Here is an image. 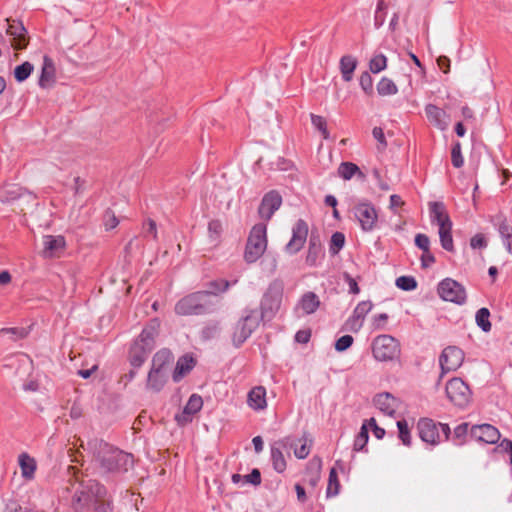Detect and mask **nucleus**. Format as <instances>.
Wrapping results in <instances>:
<instances>
[{
	"instance_id": "16",
	"label": "nucleus",
	"mask_w": 512,
	"mask_h": 512,
	"mask_svg": "<svg viewBox=\"0 0 512 512\" xmlns=\"http://www.w3.org/2000/svg\"><path fill=\"white\" fill-rule=\"evenodd\" d=\"M373 304L371 301H361L355 307L352 316L347 320V325L352 331H358L362 325L366 315L371 311Z\"/></svg>"
},
{
	"instance_id": "56",
	"label": "nucleus",
	"mask_w": 512,
	"mask_h": 512,
	"mask_svg": "<svg viewBox=\"0 0 512 512\" xmlns=\"http://www.w3.org/2000/svg\"><path fill=\"white\" fill-rule=\"evenodd\" d=\"M363 424H367V430L369 428L372 429L373 434L377 439H382L384 437L385 430L377 425L375 418H370L366 420Z\"/></svg>"
},
{
	"instance_id": "51",
	"label": "nucleus",
	"mask_w": 512,
	"mask_h": 512,
	"mask_svg": "<svg viewBox=\"0 0 512 512\" xmlns=\"http://www.w3.org/2000/svg\"><path fill=\"white\" fill-rule=\"evenodd\" d=\"M362 90L367 94L373 93V79L368 72H363L359 79Z\"/></svg>"
},
{
	"instance_id": "42",
	"label": "nucleus",
	"mask_w": 512,
	"mask_h": 512,
	"mask_svg": "<svg viewBox=\"0 0 512 512\" xmlns=\"http://www.w3.org/2000/svg\"><path fill=\"white\" fill-rule=\"evenodd\" d=\"M398 437L405 446L411 445V433L405 419L397 421Z\"/></svg>"
},
{
	"instance_id": "45",
	"label": "nucleus",
	"mask_w": 512,
	"mask_h": 512,
	"mask_svg": "<svg viewBox=\"0 0 512 512\" xmlns=\"http://www.w3.org/2000/svg\"><path fill=\"white\" fill-rule=\"evenodd\" d=\"M368 439H369V436H368L367 424H363L361 426L359 433L357 434V436L354 440L353 450L356 452L362 451L364 449V447L366 446Z\"/></svg>"
},
{
	"instance_id": "52",
	"label": "nucleus",
	"mask_w": 512,
	"mask_h": 512,
	"mask_svg": "<svg viewBox=\"0 0 512 512\" xmlns=\"http://www.w3.org/2000/svg\"><path fill=\"white\" fill-rule=\"evenodd\" d=\"M103 223L106 230H111L119 224V220L111 209H107L103 215Z\"/></svg>"
},
{
	"instance_id": "30",
	"label": "nucleus",
	"mask_w": 512,
	"mask_h": 512,
	"mask_svg": "<svg viewBox=\"0 0 512 512\" xmlns=\"http://www.w3.org/2000/svg\"><path fill=\"white\" fill-rule=\"evenodd\" d=\"M195 366L193 357L185 355L178 359L176 367L173 372V380L179 382L187 373H189Z\"/></svg>"
},
{
	"instance_id": "22",
	"label": "nucleus",
	"mask_w": 512,
	"mask_h": 512,
	"mask_svg": "<svg viewBox=\"0 0 512 512\" xmlns=\"http://www.w3.org/2000/svg\"><path fill=\"white\" fill-rule=\"evenodd\" d=\"M203 400L201 396L193 394L190 396L181 414L176 416L178 423H187L192 420V416L201 410Z\"/></svg>"
},
{
	"instance_id": "11",
	"label": "nucleus",
	"mask_w": 512,
	"mask_h": 512,
	"mask_svg": "<svg viewBox=\"0 0 512 512\" xmlns=\"http://www.w3.org/2000/svg\"><path fill=\"white\" fill-rule=\"evenodd\" d=\"M464 361V352L456 346L446 347L440 357L439 363L442 373L457 370Z\"/></svg>"
},
{
	"instance_id": "39",
	"label": "nucleus",
	"mask_w": 512,
	"mask_h": 512,
	"mask_svg": "<svg viewBox=\"0 0 512 512\" xmlns=\"http://www.w3.org/2000/svg\"><path fill=\"white\" fill-rule=\"evenodd\" d=\"M34 66L30 62L26 61L21 65H18L14 69V77L17 82L25 81L33 72Z\"/></svg>"
},
{
	"instance_id": "25",
	"label": "nucleus",
	"mask_w": 512,
	"mask_h": 512,
	"mask_svg": "<svg viewBox=\"0 0 512 512\" xmlns=\"http://www.w3.org/2000/svg\"><path fill=\"white\" fill-rule=\"evenodd\" d=\"M323 256V249L318 235L311 234L309 239L306 263L309 266H316L318 260Z\"/></svg>"
},
{
	"instance_id": "32",
	"label": "nucleus",
	"mask_w": 512,
	"mask_h": 512,
	"mask_svg": "<svg viewBox=\"0 0 512 512\" xmlns=\"http://www.w3.org/2000/svg\"><path fill=\"white\" fill-rule=\"evenodd\" d=\"M338 175L344 180H350L353 177L364 181L366 175L360 170V168L352 162H342L338 167Z\"/></svg>"
},
{
	"instance_id": "9",
	"label": "nucleus",
	"mask_w": 512,
	"mask_h": 512,
	"mask_svg": "<svg viewBox=\"0 0 512 512\" xmlns=\"http://www.w3.org/2000/svg\"><path fill=\"white\" fill-rule=\"evenodd\" d=\"M353 211L364 232H371L377 227L378 212L371 202L360 201L354 206Z\"/></svg>"
},
{
	"instance_id": "19",
	"label": "nucleus",
	"mask_w": 512,
	"mask_h": 512,
	"mask_svg": "<svg viewBox=\"0 0 512 512\" xmlns=\"http://www.w3.org/2000/svg\"><path fill=\"white\" fill-rule=\"evenodd\" d=\"M173 359V354L168 349L159 350L152 358L150 371L169 374Z\"/></svg>"
},
{
	"instance_id": "48",
	"label": "nucleus",
	"mask_w": 512,
	"mask_h": 512,
	"mask_svg": "<svg viewBox=\"0 0 512 512\" xmlns=\"http://www.w3.org/2000/svg\"><path fill=\"white\" fill-rule=\"evenodd\" d=\"M396 286L404 291H411L417 287V282L412 276H400L396 279Z\"/></svg>"
},
{
	"instance_id": "3",
	"label": "nucleus",
	"mask_w": 512,
	"mask_h": 512,
	"mask_svg": "<svg viewBox=\"0 0 512 512\" xmlns=\"http://www.w3.org/2000/svg\"><path fill=\"white\" fill-rule=\"evenodd\" d=\"M267 248V226L264 223L255 224L248 236L244 258L248 263L256 262Z\"/></svg>"
},
{
	"instance_id": "14",
	"label": "nucleus",
	"mask_w": 512,
	"mask_h": 512,
	"mask_svg": "<svg viewBox=\"0 0 512 512\" xmlns=\"http://www.w3.org/2000/svg\"><path fill=\"white\" fill-rule=\"evenodd\" d=\"M470 437L478 442L494 444L500 439V432L490 424L473 425L470 428Z\"/></svg>"
},
{
	"instance_id": "12",
	"label": "nucleus",
	"mask_w": 512,
	"mask_h": 512,
	"mask_svg": "<svg viewBox=\"0 0 512 512\" xmlns=\"http://www.w3.org/2000/svg\"><path fill=\"white\" fill-rule=\"evenodd\" d=\"M308 236V225L303 219L297 220L292 228V237L290 241L285 246V251L290 254H296L299 252Z\"/></svg>"
},
{
	"instance_id": "13",
	"label": "nucleus",
	"mask_w": 512,
	"mask_h": 512,
	"mask_svg": "<svg viewBox=\"0 0 512 512\" xmlns=\"http://www.w3.org/2000/svg\"><path fill=\"white\" fill-rule=\"evenodd\" d=\"M281 205V195L275 190L269 191L262 198L258 208V214L261 219L269 221L274 213L281 207Z\"/></svg>"
},
{
	"instance_id": "35",
	"label": "nucleus",
	"mask_w": 512,
	"mask_h": 512,
	"mask_svg": "<svg viewBox=\"0 0 512 512\" xmlns=\"http://www.w3.org/2000/svg\"><path fill=\"white\" fill-rule=\"evenodd\" d=\"M357 67V60L350 55H345L340 59V71L345 82H350L353 73Z\"/></svg>"
},
{
	"instance_id": "62",
	"label": "nucleus",
	"mask_w": 512,
	"mask_h": 512,
	"mask_svg": "<svg viewBox=\"0 0 512 512\" xmlns=\"http://www.w3.org/2000/svg\"><path fill=\"white\" fill-rule=\"evenodd\" d=\"M388 320V315L386 313H381L378 315H375L373 317V327L376 330L384 329L385 323Z\"/></svg>"
},
{
	"instance_id": "33",
	"label": "nucleus",
	"mask_w": 512,
	"mask_h": 512,
	"mask_svg": "<svg viewBox=\"0 0 512 512\" xmlns=\"http://www.w3.org/2000/svg\"><path fill=\"white\" fill-rule=\"evenodd\" d=\"M152 349L143 347L141 343L135 342L130 349V363L133 367L139 368L147 359Z\"/></svg>"
},
{
	"instance_id": "47",
	"label": "nucleus",
	"mask_w": 512,
	"mask_h": 512,
	"mask_svg": "<svg viewBox=\"0 0 512 512\" xmlns=\"http://www.w3.org/2000/svg\"><path fill=\"white\" fill-rule=\"evenodd\" d=\"M345 244V236L341 232H335L331 236L330 241V252L335 255L337 254L344 246Z\"/></svg>"
},
{
	"instance_id": "5",
	"label": "nucleus",
	"mask_w": 512,
	"mask_h": 512,
	"mask_svg": "<svg viewBox=\"0 0 512 512\" xmlns=\"http://www.w3.org/2000/svg\"><path fill=\"white\" fill-rule=\"evenodd\" d=\"M372 354L377 361H392L399 357L401 349L400 344L391 335L383 334L374 338L372 341Z\"/></svg>"
},
{
	"instance_id": "24",
	"label": "nucleus",
	"mask_w": 512,
	"mask_h": 512,
	"mask_svg": "<svg viewBox=\"0 0 512 512\" xmlns=\"http://www.w3.org/2000/svg\"><path fill=\"white\" fill-rule=\"evenodd\" d=\"M159 327L160 322L157 319L151 320L150 323L142 330L141 334L135 342L141 343L143 347L146 346L150 349H153L154 341L158 335Z\"/></svg>"
},
{
	"instance_id": "34",
	"label": "nucleus",
	"mask_w": 512,
	"mask_h": 512,
	"mask_svg": "<svg viewBox=\"0 0 512 512\" xmlns=\"http://www.w3.org/2000/svg\"><path fill=\"white\" fill-rule=\"evenodd\" d=\"M168 379V374L162 372L149 371L147 376L146 388L153 392L162 390Z\"/></svg>"
},
{
	"instance_id": "40",
	"label": "nucleus",
	"mask_w": 512,
	"mask_h": 512,
	"mask_svg": "<svg viewBox=\"0 0 512 512\" xmlns=\"http://www.w3.org/2000/svg\"><path fill=\"white\" fill-rule=\"evenodd\" d=\"M340 489V483L338 480V476L336 473V468H331L328 478V485H327V497L336 496L339 493Z\"/></svg>"
},
{
	"instance_id": "23",
	"label": "nucleus",
	"mask_w": 512,
	"mask_h": 512,
	"mask_svg": "<svg viewBox=\"0 0 512 512\" xmlns=\"http://www.w3.org/2000/svg\"><path fill=\"white\" fill-rule=\"evenodd\" d=\"M18 464L22 478L26 481H32L37 470L36 460L28 453L23 452L18 456Z\"/></svg>"
},
{
	"instance_id": "43",
	"label": "nucleus",
	"mask_w": 512,
	"mask_h": 512,
	"mask_svg": "<svg viewBox=\"0 0 512 512\" xmlns=\"http://www.w3.org/2000/svg\"><path fill=\"white\" fill-rule=\"evenodd\" d=\"M491 222L494 225V227L497 228L500 237L512 231V226L508 223L507 219L501 214L494 216Z\"/></svg>"
},
{
	"instance_id": "49",
	"label": "nucleus",
	"mask_w": 512,
	"mask_h": 512,
	"mask_svg": "<svg viewBox=\"0 0 512 512\" xmlns=\"http://www.w3.org/2000/svg\"><path fill=\"white\" fill-rule=\"evenodd\" d=\"M311 122L314 125V127L317 128L321 132L324 139L329 138V132L327 130V124H326V120L324 119V117L315 115V114H311Z\"/></svg>"
},
{
	"instance_id": "55",
	"label": "nucleus",
	"mask_w": 512,
	"mask_h": 512,
	"mask_svg": "<svg viewBox=\"0 0 512 512\" xmlns=\"http://www.w3.org/2000/svg\"><path fill=\"white\" fill-rule=\"evenodd\" d=\"M219 331V324L217 322L210 323L207 326H205L201 331V337L204 340L212 339L216 336V334Z\"/></svg>"
},
{
	"instance_id": "26",
	"label": "nucleus",
	"mask_w": 512,
	"mask_h": 512,
	"mask_svg": "<svg viewBox=\"0 0 512 512\" xmlns=\"http://www.w3.org/2000/svg\"><path fill=\"white\" fill-rule=\"evenodd\" d=\"M374 404L380 411L389 416H392L397 408V400L390 393L376 395Z\"/></svg>"
},
{
	"instance_id": "63",
	"label": "nucleus",
	"mask_w": 512,
	"mask_h": 512,
	"mask_svg": "<svg viewBox=\"0 0 512 512\" xmlns=\"http://www.w3.org/2000/svg\"><path fill=\"white\" fill-rule=\"evenodd\" d=\"M420 260L423 268H428L435 263V257L430 252V250H427V252H423Z\"/></svg>"
},
{
	"instance_id": "8",
	"label": "nucleus",
	"mask_w": 512,
	"mask_h": 512,
	"mask_svg": "<svg viewBox=\"0 0 512 512\" xmlns=\"http://www.w3.org/2000/svg\"><path fill=\"white\" fill-rule=\"evenodd\" d=\"M437 293L444 301L462 305L466 302L465 287L452 278L443 279L437 286Z\"/></svg>"
},
{
	"instance_id": "20",
	"label": "nucleus",
	"mask_w": 512,
	"mask_h": 512,
	"mask_svg": "<svg viewBox=\"0 0 512 512\" xmlns=\"http://www.w3.org/2000/svg\"><path fill=\"white\" fill-rule=\"evenodd\" d=\"M290 442L289 439H283L277 441L271 447V461L273 468L278 473H283L286 470L287 464L283 455V449L287 448V444Z\"/></svg>"
},
{
	"instance_id": "2",
	"label": "nucleus",
	"mask_w": 512,
	"mask_h": 512,
	"mask_svg": "<svg viewBox=\"0 0 512 512\" xmlns=\"http://www.w3.org/2000/svg\"><path fill=\"white\" fill-rule=\"evenodd\" d=\"M214 303L210 301V293L194 292L181 298L175 305V313L181 316L203 315L213 310Z\"/></svg>"
},
{
	"instance_id": "61",
	"label": "nucleus",
	"mask_w": 512,
	"mask_h": 512,
	"mask_svg": "<svg viewBox=\"0 0 512 512\" xmlns=\"http://www.w3.org/2000/svg\"><path fill=\"white\" fill-rule=\"evenodd\" d=\"M222 231V224L218 220H212L208 224V232L211 237L217 238Z\"/></svg>"
},
{
	"instance_id": "38",
	"label": "nucleus",
	"mask_w": 512,
	"mask_h": 512,
	"mask_svg": "<svg viewBox=\"0 0 512 512\" xmlns=\"http://www.w3.org/2000/svg\"><path fill=\"white\" fill-rule=\"evenodd\" d=\"M490 311L483 307L480 308L475 315V320L479 328L484 332H489L491 330V322L489 320Z\"/></svg>"
},
{
	"instance_id": "7",
	"label": "nucleus",
	"mask_w": 512,
	"mask_h": 512,
	"mask_svg": "<svg viewBox=\"0 0 512 512\" xmlns=\"http://www.w3.org/2000/svg\"><path fill=\"white\" fill-rule=\"evenodd\" d=\"M260 322L259 316L256 310H246L245 315L237 322L232 340L234 345H242L258 327Z\"/></svg>"
},
{
	"instance_id": "46",
	"label": "nucleus",
	"mask_w": 512,
	"mask_h": 512,
	"mask_svg": "<svg viewBox=\"0 0 512 512\" xmlns=\"http://www.w3.org/2000/svg\"><path fill=\"white\" fill-rule=\"evenodd\" d=\"M468 434L470 435L468 423H461L458 426H456L453 433L455 443L458 445L464 443L465 438L467 437Z\"/></svg>"
},
{
	"instance_id": "31",
	"label": "nucleus",
	"mask_w": 512,
	"mask_h": 512,
	"mask_svg": "<svg viewBox=\"0 0 512 512\" xmlns=\"http://www.w3.org/2000/svg\"><path fill=\"white\" fill-rule=\"evenodd\" d=\"M43 245L45 256L52 257L65 247V239L63 236L47 235L43 239Z\"/></svg>"
},
{
	"instance_id": "59",
	"label": "nucleus",
	"mask_w": 512,
	"mask_h": 512,
	"mask_svg": "<svg viewBox=\"0 0 512 512\" xmlns=\"http://www.w3.org/2000/svg\"><path fill=\"white\" fill-rule=\"evenodd\" d=\"M487 240L485 238V236L481 233H478L476 235H474L471 240H470V246L473 248V249H477V248H486L487 247Z\"/></svg>"
},
{
	"instance_id": "36",
	"label": "nucleus",
	"mask_w": 512,
	"mask_h": 512,
	"mask_svg": "<svg viewBox=\"0 0 512 512\" xmlns=\"http://www.w3.org/2000/svg\"><path fill=\"white\" fill-rule=\"evenodd\" d=\"M438 234L442 248L449 252L454 251L452 225L439 228Z\"/></svg>"
},
{
	"instance_id": "27",
	"label": "nucleus",
	"mask_w": 512,
	"mask_h": 512,
	"mask_svg": "<svg viewBox=\"0 0 512 512\" xmlns=\"http://www.w3.org/2000/svg\"><path fill=\"white\" fill-rule=\"evenodd\" d=\"M285 439H289L290 442L287 444V448H291L294 450V455L298 459H305L311 450L312 440L303 436L302 438L295 440L291 437H286Z\"/></svg>"
},
{
	"instance_id": "1",
	"label": "nucleus",
	"mask_w": 512,
	"mask_h": 512,
	"mask_svg": "<svg viewBox=\"0 0 512 512\" xmlns=\"http://www.w3.org/2000/svg\"><path fill=\"white\" fill-rule=\"evenodd\" d=\"M87 449L106 471H126L133 465V456L131 454L125 453L101 439L89 440L87 442Z\"/></svg>"
},
{
	"instance_id": "37",
	"label": "nucleus",
	"mask_w": 512,
	"mask_h": 512,
	"mask_svg": "<svg viewBox=\"0 0 512 512\" xmlns=\"http://www.w3.org/2000/svg\"><path fill=\"white\" fill-rule=\"evenodd\" d=\"M377 92L380 96H390L395 95L398 88L391 79L383 77L377 84Z\"/></svg>"
},
{
	"instance_id": "54",
	"label": "nucleus",
	"mask_w": 512,
	"mask_h": 512,
	"mask_svg": "<svg viewBox=\"0 0 512 512\" xmlns=\"http://www.w3.org/2000/svg\"><path fill=\"white\" fill-rule=\"evenodd\" d=\"M353 337L351 335H343L335 342V349L338 352H343L351 347L353 344Z\"/></svg>"
},
{
	"instance_id": "6",
	"label": "nucleus",
	"mask_w": 512,
	"mask_h": 512,
	"mask_svg": "<svg viewBox=\"0 0 512 512\" xmlns=\"http://www.w3.org/2000/svg\"><path fill=\"white\" fill-rule=\"evenodd\" d=\"M284 284L281 280L272 281L261 300L262 318H272L280 309L283 298Z\"/></svg>"
},
{
	"instance_id": "29",
	"label": "nucleus",
	"mask_w": 512,
	"mask_h": 512,
	"mask_svg": "<svg viewBox=\"0 0 512 512\" xmlns=\"http://www.w3.org/2000/svg\"><path fill=\"white\" fill-rule=\"evenodd\" d=\"M247 403L254 410H262L266 407V390L262 386L254 387L248 393Z\"/></svg>"
},
{
	"instance_id": "28",
	"label": "nucleus",
	"mask_w": 512,
	"mask_h": 512,
	"mask_svg": "<svg viewBox=\"0 0 512 512\" xmlns=\"http://www.w3.org/2000/svg\"><path fill=\"white\" fill-rule=\"evenodd\" d=\"M320 306V299L314 292H306L304 293L297 305V309H301L303 314L309 315L319 308Z\"/></svg>"
},
{
	"instance_id": "10",
	"label": "nucleus",
	"mask_w": 512,
	"mask_h": 512,
	"mask_svg": "<svg viewBox=\"0 0 512 512\" xmlns=\"http://www.w3.org/2000/svg\"><path fill=\"white\" fill-rule=\"evenodd\" d=\"M449 400L458 407H465L471 399V390L461 378H452L446 385Z\"/></svg>"
},
{
	"instance_id": "53",
	"label": "nucleus",
	"mask_w": 512,
	"mask_h": 512,
	"mask_svg": "<svg viewBox=\"0 0 512 512\" xmlns=\"http://www.w3.org/2000/svg\"><path fill=\"white\" fill-rule=\"evenodd\" d=\"M9 334L13 340L22 339L27 336L28 332L25 328H2L0 335Z\"/></svg>"
},
{
	"instance_id": "57",
	"label": "nucleus",
	"mask_w": 512,
	"mask_h": 512,
	"mask_svg": "<svg viewBox=\"0 0 512 512\" xmlns=\"http://www.w3.org/2000/svg\"><path fill=\"white\" fill-rule=\"evenodd\" d=\"M415 245L423 252L430 250V239L427 235L419 233L415 236Z\"/></svg>"
},
{
	"instance_id": "60",
	"label": "nucleus",
	"mask_w": 512,
	"mask_h": 512,
	"mask_svg": "<svg viewBox=\"0 0 512 512\" xmlns=\"http://www.w3.org/2000/svg\"><path fill=\"white\" fill-rule=\"evenodd\" d=\"M373 137L378 141L379 149H384L387 146L383 129L380 127H374L372 130Z\"/></svg>"
},
{
	"instance_id": "4",
	"label": "nucleus",
	"mask_w": 512,
	"mask_h": 512,
	"mask_svg": "<svg viewBox=\"0 0 512 512\" xmlns=\"http://www.w3.org/2000/svg\"><path fill=\"white\" fill-rule=\"evenodd\" d=\"M417 430L421 440L430 445H437L443 440H448L451 433L448 424H437L428 418L418 421Z\"/></svg>"
},
{
	"instance_id": "58",
	"label": "nucleus",
	"mask_w": 512,
	"mask_h": 512,
	"mask_svg": "<svg viewBox=\"0 0 512 512\" xmlns=\"http://www.w3.org/2000/svg\"><path fill=\"white\" fill-rule=\"evenodd\" d=\"M383 9H384V1L383 0H379L378 5H377V9H376V12H375V17H374L375 27L376 28H379L380 26H382L384 21H385V15L382 12Z\"/></svg>"
},
{
	"instance_id": "18",
	"label": "nucleus",
	"mask_w": 512,
	"mask_h": 512,
	"mask_svg": "<svg viewBox=\"0 0 512 512\" xmlns=\"http://www.w3.org/2000/svg\"><path fill=\"white\" fill-rule=\"evenodd\" d=\"M7 22L8 27L6 29V32L8 35L12 37V46L17 50L25 48L27 44L25 38L26 30L23 24L15 20H7Z\"/></svg>"
},
{
	"instance_id": "44",
	"label": "nucleus",
	"mask_w": 512,
	"mask_h": 512,
	"mask_svg": "<svg viewBox=\"0 0 512 512\" xmlns=\"http://www.w3.org/2000/svg\"><path fill=\"white\" fill-rule=\"evenodd\" d=\"M387 67V58L383 54L374 55L370 62L369 68L372 73H379Z\"/></svg>"
},
{
	"instance_id": "41",
	"label": "nucleus",
	"mask_w": 512,
	"mask_h": 512,
	"mask_svg": "<svg viewBox=\"0 0 512 512\" xmlns=\"http://www.w3.org/2000/svg\"><path fill=\"white\" fill-rule=\"evenodd\" d=\"M231 283L224 279H218L211 281L208 284L209 290L206 292L210 293V299L212 296H216L218 293L225 292L229 289Z\"/></svg>"
},
{
	"instance_id": "64",
	"label": "nucleus",
	"mask_w": 512,
	"mask_h": 512,
	"mask_svg": "<svg viewBox=\"0 0 512 512\" xmlns=\"http://www.w3.org/2000/svg\"><path fill=\"white\" fill-rule=\"evenodd\" d=\"M404 205V201L402 200V198L397 195V194H393L390 196V204H389V208L393 211L394 214H397V208L398 207H402Z\"/></svg>"
},
{
	"instance_id": "21",
	"label": "nucleus",
	"mask_w": 512,
	"mask_h": 512,
	"mask_svg": "<svg viewBox=\"0 0 512 512\" xmlns=\"http://www.w3.org/2000/svg\"><path fill=\"white\" fill-rule=\"evenodd\" d=\"M55 79L56 68L54 61L49 56L45 55L43 57V65L38 84L41 88H49L55 83Z\"/></svg>"
},
{
	"instance_id": "15",
	"label": "nucleus",
	"mask_w": 512,
	"mask_h": 512,
	"mask_svg": "<svg viewBox=\"0 0 512 512\" xmlns=\"http://www.w3.org/2000/svg\"><path fill=\"white\" fill-rule=\"evenodd\" d=\"M428 206L431 223L437 224L439 228L453 225L443 202H429Z\"/></svg>"
},
{
	"instance_id": "17",
	"label": "nucleus",
	"mask_w": 512,
	"mask_h": 512,
	"mask_svg": "<svg viewBox=\"0 0 512 512\" xmlns=\"http://www.w3.org/2000/svg\"><path fill=\"white\" fill-rule=\"evenodd\" d=\"M425 113L428 121L440 130H445L449 124V116L447 113L433 104L425 107Z\"/></svg>"
},
{
	"instance_id": "50",
	"label": "nucleus",
	"mask_w": 512,
	"mask_h": 512,
	"mask_svg": "<svg viewBox=\"0 0 512 512\" xmlns=\"http://www.w3.org/2000/svg\"><path fill=\"white\" fill-rule=\"evenodd\" d=\"M451 161L454 167L460 168L464 164V160L461 154V145L459 142H456L451 151Z\"/></svg>"
}]
</instances>
